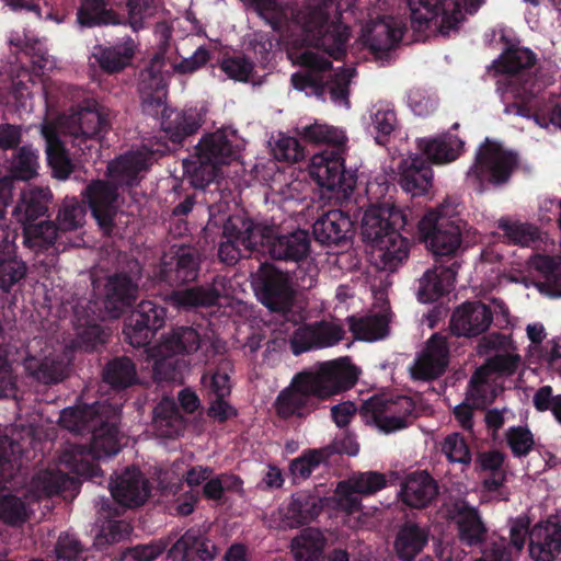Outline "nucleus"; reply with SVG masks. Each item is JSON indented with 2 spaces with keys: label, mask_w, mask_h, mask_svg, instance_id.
<instances>
[{
  "label": "nucleus",
  "mask_w": 561,
  "mask_h": 561,
  "mask_svg": "<svg viewBox=\"0 0 561 561\" xmlns=\"http://www.w3.org/2000/svg\"><path fill=\"white\" fill-rule=\"evenodd\" d=\"M341 9L333 0H313L294 18L296 38L289 42L288 58L305 67L291 76V83L307 96L323 98L329 93L335 106L348 108L351 69L330 72L331 62L325 55L340 59L350 38L341 22Z\"/></svg>",
  "instance_id": "nucleus-1"
},
{
  "label": "nucleus",
  "mask_w": 561,
  "mask_h": 561,
  "mask_svg": "<svg viewBox=\"0 0 561 561\" xmlns=\"http://www.w3.org/2000/svg\"><path fill=\"white\" fill-rule=\"evenodd\" d=\"M117 415L118 409L105 403L62 410L59 421L64 427L72 432L92 428L93 436L89 451L80 446L71 447L64 451L60 462L81 477L96 478L100 469L91 459H104L119 451Z\"/></svg>",
  "instance_id": "nucleus-2"
},
{
  "label": "nucleus",
  "mask_w": 561,
  "mask_h": 561,
  "mask_svg": "<svg viewBox=\"0 0 561 561\" xmlns=\"http://www.w3.org/2000/svg\"><path fill=\"white\" fill-rule=\"evenodd\" d=\"M163 58L154 56L150 66L140 75L139 92L145 113L157 115L162 110L161 126L165 135L173 142H180L195 133L202 117L196 110L178 111L164 108V79L162 76Z\"/></svg>",
  "instance_id": "nucleus-3"
},
{
  "label": "nucleus",
  "mask_w": 561,
  "mask_h": 561,
  "mask_svg": "<svg viewBox=\"0 0 561 561\" xmlns=\"http://www.w3.org/2000/svg\"><path fill=\"white\" fill-rule=\"evenodd\" d=\"M107 126L105 116L96 111L84 108L70 116L61 117L56 127L44 125L43 137L46 140V153L56 178L65 180L72 171V164L60 140V135L70 136L81 149L84 141L96 138Z\"/></svg>",
  "instance_id": "nucleus-4"
},
{
  "label": "nucleus",
  "mask_w": 561,
  "mask_h": 561,
  "mask_svg": "<svg viewBox=\"0 0 561 561\" xmlns=\"http://www.w3.org/2000/svg\"><path fill=\"white\" fill-rule=\"evenodd\" d=\"M243 148V139L232 129H221L204 137L196 146L195 154L183 162L190 183L196 188H204L217 179L221 167L238 158Z\"/></svg>",
  "instance_id": "nucleus-5"
},
{
  "label": "nucleus",
  "mask_w": 561,
  "mask_h": 561,
  "mask_svg": "<svg viewBox=\"0 0 561 561\" xmlns=\"http://www.w3.org/2000/svg\"><path fill=\"white\" fill-rule=\"evenodd\" d=\"M460 210L457 199L448 197L419 221L420 238L435 256H454L459 252L465 228Z\"/></svg>",
  "instance_id": "nucleus-6"
},
{
  "label": "nucleus",
  "mask_w": 561,
  "mask_h": 561,
  "mask_svg": "<svg viewBox=\"0 0 561 561\" xmlns=\"http://www.w3.org/2000/svg\"><path fill=\"white\" fill-rule=\"evenodd\" d=\"M484 0H407L412 26L420 32L448 36L456 32L466 13H473Z\"/></svg>",
  "instance_id": "nucleus-7"
},
{
  "label": "nucleus",
  "mask_w": 561,
  "mask_h": 561,
  "mask_svg": "<svg viewBox=\"0 0 561 561\" xmlns=\"http://www.w3.org/2000/svg\"><path fill=\"white\" fill-rule=\"evenodd\" d=\"M362 414L367 424L386 434L405 428L417 415L415 403L404 396L394 399L386 396L371 397L364 402Z\"/></svg>",
  "instance_id": "nucleus-8"
},
{
  "label": "nucleus",
  "mask_w": 561,
  "mask_h": 561,
  "mask_svg": "<svg viewBox=\"0 0 561 561\" xmlns=\"http://www.w3.org/2000/svg\"><path fill=\"white\" fill-rule=\"evenodd\" d=\"M199 343V334L193 328H179L149 347L146 351L147 358L151 364L154 378L159 380L174 379L176 355L196 351Z\"/></svg>",
  "instance_id": "nucleus-9"
},
{
  "label": "nucleus",
  "mask_w": 561,
  "mask_h": 561,
  "mask_svg": "<svg viewBox=\"0 0 561 561\" xmlns=\"http://www.w3.org/2000/svg\"><path fill=\"white\" fill-rule=\"evenodd\" d=\"M271 230L263 224H254L251 219L240 215L228 218L224 226V238L219 245V259L227 263H236L247 252L260 251L259 239L271 238Z\"/></svg>",
  "instance_id": "nucleus-10"
},
{
  "label": "nucleus",
  "mask_w": 561,
  "mask_h": 561,
  "mask_svg": "<svg viewBox=\"0 0 561 561\" xmlns=\"http://www.w3.org/2000/svg\"><path fill=\"white\" fill-rule=\"evenodd\" d=\"M30 352L24 367L34 378L49 383L65 377L70 356L61 344L35 339L30 345Z\"/></svg>",
  "instance_id": "nucleus-11"
},
{
  "label": "nucleus",
  "mask_w": 561,
  "mask_h": 561,
  "mask_svg": "<svg viewBox=\"0 0 561 561\" xmlns=\"http://www.w3.org/2000/svg\"><path fill=\"white\" fill-rule=\"evenodd\" d=\"M301 375L313 397L327 399L351 388L357 379L358 370L344 357L323 363L318 369Z\"/></svg>",
  "instance_id": "nucleus-12"
},
{
  "label": "nucleus",
  "mask_w": 561,
  "mask_h": 561,
  "mask_svg": "<svg viewBox=\"0 0 561 561\" xmlns=\"http://www.w3.org/2000/svg\"><path fill=\"white\" fill-rule=\"evenodd\" d=\"M502 101L506 114L533 116L536 124L542 128H561V98L540 103L525 91L520 92L510 84L502 92Z\"/></svg>",
  "instance_id": "nucleus-13"
},
{
  "label": "nucleus",
  "mask_w": 561,
  "mask_h": 561,
  "mask_svg": "<svg viewBox=\"0 0 561 561\" xmlns=\"http://www.w3.org/2000/svg\"><path fill=\"white\" fill-rule=\"evenodd\" d=\"M386 485L383 474L368 471L351 476L334 489V495L327 500L330 510L352 514L360 508V495H371Z\"/></svg>",
  "instance_id": "nucleus-14"
},
{
  "label": "nucleus",
  "mask_w": 561,
  "mask_h": 561,
  "mask_svg": "<svg viewBox=\"0 0 561 561\" xmlns=\"http://www.w3.org/2000/svg\"><path fill=\"white\" fill-rule=\"evenodd\" d=\"M517 158L500 144L486 140L477 152L476 162L468 171V176L480 182L494 184L505 182L516 167Z\"/></svg>",
  "instance_id": "nucleus-15"
},
{
  "label": "nucleus",
  "mask_w": 561,
  "mask_h": 561,
  "mask_svg": "<svg viewBox=\"0 0 561 561\" xmlns=\"http://www.w3.org/2000/svg\"><path fill=\"white\" fill-rule=\"evenodd\" d=\"M309 173L319 186L330 192L347 193L356 184L354 173L345 170L340 149L323 150L312 156Z\"/></svg>",
  "instance_id": "nucleus-16"
},
{
  "label": "nucleus",
  "mask_w": 561,
  "mask_h": 561,
  "mask_svg": "<svg viewBox=\"0 0 561 561\" xmlns=\"http://www.w3.org/2000/svg\"><path fill=\"white\" fill-rule=\"evenodd\" d=\"M408 222L407 211L391 204L371 206L364 213L362 219V236L368 247L377 244V255H385L381 240L390 232H398Z\"/></svg>",
  "instance_id": "nucleus-17"
},
{
  "label": "nucleus",
  "mask_w": 561,
  "mask_h": 561,
  "mask_svg": "<svg viewBox=\"0 0 561 561\" xmlns=\"http://www.w3.org/2000/svg\"><path fill=\"white\" fill-rule=\"evenodd\" d=\"M253 283L261 301L273 311L286 312L294 300V289L287 274L263 263L253 275Z\"/></svg>",
  "instance_id": "nucleus-18"
},
{
  "label": "nucleus",
  "mask_w": 561,
  "mask_h": 561,
  "mask_svg": "<svg viewBox=\"0 0 561 561\" xmlns=\"http://www.w3.org/2000/svg\"><path fill=\"white\" fill-rule=\"evenodd\" d=\"M404 30L405 25L401 18L383 16L367 24L360 38L377 58H381L398 45Z\"/></svg>",
  "instance_id": "nucleus-19"
},
{
  "label": "nucleus",
  "mask_w": 561,
  "mask_h": 561,
  "mask_svg": "<svg viewBox=\"0 0 561 561\" xmlns=\"http://www.w3.org/2000/svg\"><path fill=\"white\" fill-rule=\"evenodd\" d=\"M164 319V308L151 301H142L127 318L124 334L130 345L142 346L152 332L163 325Z\"/></svg>",
  "instance_id": "nucleus-20"
},
{
  "label": "nucleus",
  "mask_w": 561,
  "mask_h": 561,
  "mask_svg": "<svg viewBox=\"0 0 561 561\" xmlns=\"http://www.w3.org/2000/svg\"><path fill=\"white\" fill-rule=\"evenodd\" d=\"M85 197L100 228L110 233L122 216L117 194L108 183L95 181L85 190Z\"/></svg>",
  "instance_id": "nucleus-21"
},
{
  "label": "nucleus",
  "mask_w": 561,
  "mask_h": 561,
  "mask_svg": "<svg viewBox=\"0 0 561 561\" xmlns=\"http://www.w3.org/2000/svg\"><path fill=\"white\" fill-rule=\"evenodd\" d=\"M397 178L401 188L412 196L426 194L433 185L432 168L416 153L400 158Z\"/></svg>",
  "instance_id": "nucleus-22"
},
{
  "label": "nucleus",
  "mask_w": 561,
  "mask_h": 561,
  "mask_svg": "<svg viewBox=\"0 0 561 561\" xmlns=\"http://www.w3.org/2000/svg\"><path fill=\"white\" fill-rule=\"evenodd\" d=\"M448 363V347L445 337L433 335L424 350L410 367V374L416 380H431L440 376Z\"/></svg>",
  "instance_id": "nucleus-23"
},
{
  "label": "nucleus",
  "mask_w": 561,
  "mask_h": 561,
  "mask_svg": "<svg viewBox=\"0 0 561 561\" xmlns=\"http://www.w3.org/2000/svg\"><path fill=\"white\" fill-rule=\"evenodd\" d=\"M271 230V238L264 239L263 244L259 239L260 252L268 253L272 257L278 260L299 261L309 252V236L305 230H296L286 236H276L273 227L263 225Z\"/></svg>",
  "instance_id": "nucleus-24"
},
{
  "label": "nucleus",
  "mask_w": 561,
  "mask_h": 561,
  "mask_svg": "<svg viewBox=\"0 0 561 561\" xmlns=\"http://www.w3.org/2000/svg\"><path fill=\"white\" fill-rule=\"evenodd\" d=\"M561 552V519L549 518L529 531V553L535 561H553Z\"/></svg>",
  "instance_id": "nucleus-25"
},
{
  "label": "nucleus",
  "mask_w": 561,
  "mask_h": 561,
  "mask_svg": "<svg viewBox=\"0 0 561 561\" xmlns=\"http://www.w3.org/2000/svg\"><path fill=\"white\" fill-rule=\"evenodd\" d=\"M110 490L114 500L125 507L142 505L150 494L147 479L136 468L119 473L111 481Z\"/></svg>",
  "instance_id": "nucleus-26"
},
{
  "label": "nucleus",
  "mask_w": 561,
  "mask_h": 561,
  "mask_svg": "<svg viewBox=\"0 0 561 561\" xmlns=\"http://www.w3.org/2000/svg\"><path fill=\"white\" fill-rule=\"evenodd\" d=\"M493 320L490 308L479 301L459 306L450 320L451 331L459 336H476L485 332Z\"/></svg>",
  "instance_id": "nucleus-27"
},
{
  "label": "nucleus",
  "mask_w": 561,
  "mask_h": 561,
  "mask_svg": "<svg viewBox=\"0 0 561 561\" xmlns=\"http://www.w3.org/2000/svg\"><path fill=\"white\" fill-rule=\"evenodd\" d=\"M520 356L516 353L506 352L496 354L488 363L478 368L470 379L469 394L476 400H485L488 397L489 381L494 373L512 374L518 366Z\"/></svg>",
  "instance_id": "nucleus-28"
},
{
  "label": "nucleus",
  "mask_w": 561,
  "mask_h": 561,
  "mask_svg": "<svg viewBox=\"0 0 561 561\" xmlns=\"http://www.w3.org/2000/svg\"><path fill=\"white\" fill-rule=\"evenodd\" d=\"M328 499L322 497L318 490L316 493H297L286 506L280 508L284 525L294 528L311 522L320 514L323 507L330 508L327 505Z\"/></svg>",
  "instance_id": "nucleus-29"
},
{
  "label": "nucleus",
  "mask_w": 561,
  "mask_h": 561,
  "mask_svg": "<svg viewBox=\"0 0 561 561\" xmlns=\"http://www.w3.org/2000/svg\"><path fill=\"white\" fill-rule=\"evenodd\" d=\"M312 392L301 374H298L291 383L277 397L276 410L282 417L302 416L312 408Z\"/></svg>",
  "instance_id": "nucleus-30"
},
{
  "label": "nucleus",
  "mask_w": 561,
  "mask_h": 561,
  "mask_svg": "<svg viewBox=\"0 0 561 561\" xmlns=\"http://www.w3.org/2000/svg\"><path fill=\"white\" fill-rule=\"evenodd\" d=\"M459 263L455 262L449 267L435 266L427 270L419 280L417 298L423 304L436 301L448 293L456 280Z\"/></svg>",
  "instance_id": "nucleus-31"
},
{
  "label": "nucleus",
  "mask_w": 561,
  "mask_h": 561,
  "mask_svg": "<svg viewBox=\"0 0 561 561\" xmlns=\"http://www.w3.org/2000/svg\"><path fill=\"white\" fill-rule=\"evenodd\" d=\"M154 152H162V150H137L111 162L107 167L111 183L115 185H134L137 174L147 168L151 154Z\"/></svg>",
  "instance_id": "nucleus-32"
},
{
  "label": "nucleus",
  "mask_w": 561,
  "mask_h": 561,
  "mask_svg": "<svg viewBox=\"0 0 561 561\" xmlns=\"http://www.w3.org/2000/svg\"><path fill=\"white\" fill-rule=\"evenodd\" d=\"M215 554V546L201 529L187 530L170 550L174 561H211Z\"/></svg>",
  "instance_id": "nucleus-33"
},
{
  "label": "nucleus",
  "mask_w": 561,
  "mask_h": 561,
  "mask_svg": "<svg viewBox=\"0 0 561 561\" xmlns=\"http://www.w3.org/2000/svg\"><path fill=\"white\" fill-rule=\"evenodd\" d=\"M447 517L458 525L461 541L469 546L482 541L485 528L478 512L463 501H456L447 505Z\"/></svg>",
  "instance_id": "nucleus-34"
},
{
  "label": "nucleus",
  "mask_w": 561,
  "mask_h": 561,
  "mask_svg": "<svg viewBox=\"0 0 561 561\" xmlns=\"http://www.w3.org/2000/svg\"><path fill=\"white\" fill-rule=\"evenodd\" d=\"M353 222L342 210H330L313 224V236L322 244H339L345 241L351 231Z\"/></svg>",
  "instance_id": "nucleus-35"
},
{
  "label": "nucleus",
  "mask_w": 561,
  "mask_h": 561,
  "mask_svg": "<svg viewBox=\"0 0 561 561\" xmlns=\"http://www.w3.org/2000/svg\"><path fill=\"white\" fill-rule=\"evenodd\" d=\"M416 147L432 163L445 164L460 156L463 141L454 135L444 134L438 137L419 138Z\"/></svg>",
  "instance_id": "nucleus-36"
},
{
  "label": "nucleus",
  "mask_w": 561,
  "mask_h": 561,
  "mask_svg": "<svg viewBox=\"0 0 561 561\" xmlns=\"http://www.w3.org/2000/svg\"><path fill=\"white\" fill-rule=\"evenodd\" d=\"M138 287L126 275H117L108 278L105 286L104 307L110 318H117L123 308L137 297Z\"/></svg>",
  "instance_id": "nucleus-37"
},
{
  "label": "nucleus",
  "mask_w": 561,
  "mask_h": 561,
  "mask_svg": "<svg viewBox=\"0 0 561 561\" xmlns=\"http://www.w3.org/2000/svg\"><path fill=\"white\" fill-rule=\"evenodd\" d=\"M380 243L385 255H377L378 245L374 243L368 247L370 260L377 268L392 272L408 257L409 242L399 232H390Z\"/></svg>",
  "instance_id": "nucleus-38"
},
{
  "label": "nucleus",
  "mask_w": 561,
  "mask_h": 561,
  "mask_svg": "<svg viewBox=\"0 0 561 561\" xmlns=\"http://www.w3.org/2000/svg\"><path fill=\"white\" fill-rule=\"evenodd\" d=\"M436 494L437 485L426 472H415L407 477L400 492L403 503L415 508L428 505Z\"/></svg>",
  "instance_id": "nucleus-39"
},
{
  "label": "nucleus",
  "mask_w": 561,
  "mask_h": 561,
  "mask_svg": "<svg viewBox=\"0 0 561 561\" xmlns=\"http://www.w3.org/2000/svg\"><path fill=\"white\" fill-rule=\"evenodd\" d=\"M50 199L51 193L47 187H28L21 193L13 216L24 227L47 211Z\"/></svg>",
  "instance_id": "nucleus-40"
},
{
  "label": "nucleus",
  "mask_w": 561,
  "mask_h": 561,
  "mask_svg": "<svg viewBox=\"0 0 561 561\" xmlns=\"http://www.w3.org/2000/svg\"><path fill=\"white\" fill-rule=\"evenodd\" d=\"M152 427L154 434L162 438H176L183 434L185 423L173 400L167 398L158 403L153 410Z\"/></svg>",
  "instance_id": "nucleus-41"
},
{
  "label": "nucleus",
  "mask_w": 561,
  "mask_h": 561,
  "mask_svg": "<svg viewBox=\"0 0 561 561\" xmlns=\"http://www.w3.org/2000/svg\"><path fill=\"white\" fill-rule=\"evenodd\" d=\"M531 264L542 277L534 283L539 293L549 297H561V257L536 255Z\"/></svg>",
  "instance_id": "nucleus-42"
},
{
  "label": "nucleus",
  "mask_w": 561,
  "mask_h": 561,
  "mask_svg": "<svg viewBox=\"0 0 561 561\" xmlns=\"http://www.w3.org/2000/svg\"><path fill=\"white\" fill-rule=\"evenodd\" d=\"M350 329L358 340L373 342L386 336L388 331L387 309L382 308L378 313L364 318L348 319Z\"/></svg>",
  "instance_id": "nucleus-43"
},
{
  "label": "nucleus",
  "mask_w": 561,
  "mask_h": 561,
  "mask_svg": "<svg viewBox=\"0 0 561 561\" xmlns=\"http://www.w3.org/2000/svg\"><path fill=\"white\" fill-rule=\"evenodd\" d=\"M325 538L316 528H307L291 540L290 550L296 561H313L323 551Z\"/></svg>",
  "instance_id": "nucleus-44"
},
{
  "label": "nucleus",
  "mask_w": 561,
  "mask_h": 561,
  "mask_svg": "<svg viewBox=\"0 0 561 561\" xmlns=\"http://www.w3.org/2000/svg\"><path fill=\"white\" fill-rule=\"evenodd\" d=\"M428 534L426 529L415 524L404 525L396 540V551L403 561L413 560L426 545Z\"/></svg>",
  "instance_id": "nucleus-45"
},
{
  "label": "nucleus",
  "mask_w": 561,
  "mask_h": 561,
  "mask_svg": "<svg viewBox=\"0 0 561 561\" xmlns=\"http://www.w3.org/2000/svg\"><path fill=\"white\" fill-rule=\"evenodd\" d=\"M529 519L526 516H519L511 523V545L505 546L504 539L493 543L494 553H499L500 561H514L515 557L522 551L525 545L528 531Z\"/></svg>",
  "instance_id": "nucleus-46"
},
{
  "label": "nucleus",
  "mask_w": 561,
  "mask_h": 561,
  "mask_svg": "<svg viewBox=\"0 0 561 561\" xmlns=\"http://www.w3.org/2000/svg\"><path fill=\"white\" fill-rule=\"evenodd\" d=\"M219 285L221 286V282H216L210 289L190 288L175 291L170 296L169 304L175 308L215 305L220 297Z\"/></svg>",
  "instance_id": "nucleus-47"
},
{
  "label": "nucleus",
  "mask_w": 561,
  "mask_h": 561,
  "mask_svg": "<svg viewBox=\"0 0 561 561\" xmlns=\"http://www.w3.org/2000/svg\"><path fill=\"white\" fill-rule=\"evenodd\" d=\"M77 21L81 26L117 23L114 12L107 8L105 0H81Z\"/></svg>",
  "instance_id": "nucleus-48"
},
{
  "label": "nucleus",
  "mask_w": 561,
  "mask_h": 561,
  "mask_svg": "<svg viewBox=\"0 0 561 561\" xmlns=\"http://www.w3.org/2000/svg\"><path fill=\"white\" fill-rule=\"evenodd\" d=\"M535 64V55L524 47H511L496 59L492 69L495 72L514 75Z\"/></svg>",
  "instance_id": "nucleus-49"
},
{
  "label": "nucleus",
  "mask_w": 561,
  "mask_h": 561,
  "mask_svg": "<svg viewBox=\"0 0 561 561\" xmlns=\"http://www.w3.org/2000/svg\"><path fill=\"white\" fill-rule=\"evenodd\" d=\"M136 47V43L128 38L121 44L102 50L99 56L100 66L107 72L122 70L130 62Z\"/></svg>",
  "instance_id": "nucleus-50"
},
{
  "label": "nucleus",
  "mask_w": 561,
  "mask_h": 561,
  "mask_svg": "<svg viewBox=\"0 0 561 561\" xmlns=\"http://www.w3.org/2000/svg\"><path fill=\"white\" fill-rule=\"evenodd\" d=\"M70 479L67 474L58 471H43L37 473L32 482L30 492L34 499L49 496L67 488Z\"/></svg>",
  "instance_id": "nucleus-51"
},
{
  "label": "nucleus",
  "mask_w": 561,
  "mask_h": 561,
  "mask_svg": "<svg viewBox=\"0 0 561 561\" xmlns=\"http://www.w3.org/2000/svg\"><path fill=\"white\" fill-rule=\"evenodd\" d=\"M499 227L504 231L508 242L513 244L530 247L540 239L538 229L528 224L501 219Z\"/></svg>",
  "instance_id": "nucleus-52"
},
{
  "label": "nucleus",
  "mask_w": 561,
  "mask_h": 561,
  "mask_svg": "<svg viewBox=\"0 0 561 561\" xmlns=\"http://www.w3.org/2000/svg\"><path fill=\"white\" fill-rule=\"evenodd\" d=\"M369 121L378 142L389 136L397 126L396 113L389 104L379 103L374 105L370 110Z\"/></svg>",
  "instance_id": "nucleus-53"
},
{
  "label": "nucleus",
  "mask_w": 561,
  "mask_h": 561,
  "mask_svg": "<svg viewBox=\"0 0 561 561\" xmlns=\"http://www.w3.org/2000/svg\"><path fill=\"white\" fill-rule=\"evenodd\" d=\"M104 379L113 387H129L137 381L135 365L128 358L115 359L106 366Z\"/></svg>",
  "instance_id": "nucleus-54"
},
{
  "label": "nucleus",
  "mask_w": 561,
  "mask_h": 561,
  "mask_svg": "<svg viewBox=\"0 0 561 561\" xmlns=\"http://www.w3.org/2000/svg\"><path fill=\"white\" fill-rule=\"evenodd\" d=\"M38 153L30 146L19 149L11 161L10 171L14 178L27 181L37 174Z\"/></svg>",
  "instance_id": "nucleus-55"
},
{
  "label": "nucleus",
  "mask_w": 561,
  "mask_h": 561,
  "mask_svg": "<svg viewBox=\"0 0 561 561\" xmlns=\"http://www.w3.org/2000/svg\"><path fill=\"white\" fill-rule=\"evenodd\" d=\"M12 244L8 245V255L0 260V289L8 291L26 275V265L22 260L11 255Z\"/></svg>",
  "instance_id": "nucleus-56"
},
{
  "label": "nucleus",
  "mask_w": 561,
  "mask_h": 561,
  "mask_svg": "<svg viewBox=\"0 0 561 561\" xmlns=\"http://www.w3.org/2000/svg\"><path fill=\"white\" fill-rule=\"evenodd\" d=\"M442 454L449 462L468 466L471 462V453L467 442L459 433L445 436L439 443Z\"/></svg>",
  "instance_id": "nucleus-57"
},
{
  "label": "nucleus",
  "mask_w": 561,
  "mask_h": 561,
  "mask_svg": "<svg viewBox=\"0 0 561 561\" xmlns=\"http://www.w3.org/2000/svg\"><path fill=\"white\" fill-rule=\"evenodd\" d=\"M271 151L276 160L288 163H295L305 158V151L299 141L284 134H278L271 142Z\"/></svg>",
  "instance_id": "nucleus-58"
},
{
  "label": "nucleus",
  "mask_w": 561,
  "mask_h": 561,
  "mask_svg": "<svg viewBox=\"0 0 561 561\" xmlns=\"http://www.w3.org/2000/svg\"><path fill=\"white\" fill-rule=\"evenodd\" d=\"M301 135L309 141L337 147L343 146L346 141V136L342 129L320 123L304 127Z\"/></svg>",
  "instance_id": "nucleus-59"
},
{
  "label": "nucleus",
  "mask_w": 561,
  "mask_h": 561,
  "mask_svg": "<svg viewBox=\"0 0 561 561\" xmlns=\"http://www.w3.org/2000/svg\"><path fill=\"white\" fill-rule=\"evenodd\" d=\"M57 238V228L51 222H32L24 226V242L27 247L41 250L53 244Z\"/></svg>",
  "instance_id": "nucleus-60"
},
{
  "label": "nucleus",
  "mask_w": 561,
  "mask_h": 561,
  "mask_svg": "<svg viewBox=\"0 0 561 561\" xmlns=\"http://www.w3.org/2000/svg\"><path fill=\"white\" fill-rule=\"evenodd\" d=\"M85 207L76 198H66L58 213V225L61 230H75L84 224Z\"/></svg>",
  "instance_id": "nucleus-61"
},
{
  "label": "nucleus",
  "mask_w": 561,
  "mask_h": 561,
  "mask_svg": "<svg viewBox=\"0 0 561 561\" xmlns=\"http://www.w3.org/2000/svg\"><path fill=\"white\" fill-rule=\"evenodd\" d=\"M506 442L512 453L517 456H526L535 445L534 435L526 426H512L505 434Z\"/></svg>",
  "instance_id": "nucleus-62"
},
{
  "label": "nucleus",
  "mask_w": 561,
  "mask_h": 561,
  "mask_svg": "<svg viewBox=\"0 0 561 561\" xmlns=\"http://www.w3.org/2000/svg\"><path fill=\"white\" fill-rule=\"evenodd\" d=\"M128 23L134 31L142 28L157 11L153 0H128Z\"/></svg>",
  "instance_id": "nucleus-63"
},
{
  "label": "nucleus",
  "mask_w": 561,
  "mask_h": 561,
  "mask_svg": "<svg viewBox=\"0 0 561 561\" xmlns=\"http://www.w3.org/2000/svg\"><path fill=\"white\" fill-rule=\"evenodd\" d=\"M242 481L233 474H221L204 485V495L209 500H220L225 491H241Z\"/></svg>",
  "instance_id": "nucleus-64"
}]
</instances>
